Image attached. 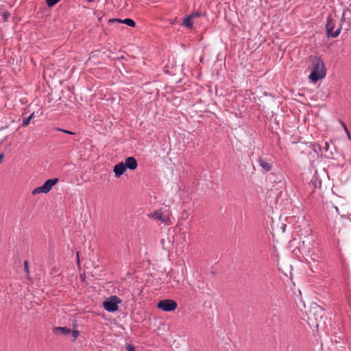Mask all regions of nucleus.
<instances>
[{"instance_id":"nucleus-6","label":"nucleus","mask_w":351,"mask_h":351,"mask_svg":"<svg viewBox=\"0 0 351 351\" xmlns=\"http://www.w3.org/2000/svg\"><path fill=\"white\" fill-rule=\"evenodd\" d=\"M258 162L264 172H268L272 168V163L267 158L259 157Z\"/></svg>"},{"instance_id":"nucleus-20","label":"nucleus","mask_w":351,"mask_h":351,"mask_svg":"<svg viewBox=\"0 0 351 351\" xmlns=\"http://www.w3.org/2000/svg\"><path fill=\"white\" fill-rule=\"evenodd\" d=\"M24 269H25V273L28 275L29 274V267H28L27 261H24Z\"/></svg>"},{"instance_id":"nucleus-22","label":"nucleus","mask_w":351,"mask_h":351,"mask_svg":"<svg viewBox=\"0 0 351 351\" xmlns=\"http://www.w3.org/2000/svg\"><path fill=\"white\" fill-rule=\"evenodd\" d=\"M323 149H324L325 152H327L328 150V149H329V144L327 142H326L324 143V147Z\"/></svg>"},{"instance_id":"nucleus-1","label":"nucleus","mask_w":351,"mask_h":351,"mask_svg":"<svg viewBox=\"0 0 351 351\" xmlns=\"http://www.w3.org/2000/svg\"><path fill=\"white\" fill-rule=\"evenodd\" d=\"M311 61L312 71L309 75V78L313 82H316L325 77L326 71L324 62L320 57L311 56Z\"/></svg>"},{"instance_id":"nucleus-17","label":"nucleus","mask_w":351,"mask_h":351,"mask_svg":"<svg viewBox=\"0 0 351 351\" xmlns=\"http://www.w3.org/2000/svg\"><path fill=\"white\" fill-rule=\"evenodd\" d=\"M71 334H72V336H73V341H75L77 339V338L78 337L79 335H80V332L78 330H71Z\"/></svg>"},{"instance_id":"nucleus-25","label":"nucleus","mask_w":351,"mask_h":351,"mask_svg":"<svg viewBox=\"0 0 351 351\" xmlns=\"http://www.w3.org/2000/svg\"><path fill=\"white\" fill-rule=\"evenodd\" d=\"M344 16H345V12H343V16H342L341 21H344Z\"/></svg>"},{"instance_id":"nucleus-4","label":"nucleus","mask_w":351,"mask_h":351,"mask_svg":"<svg viewBox=\"0 0 351 351\" xmlns=\"http://www.w3.org/2000/svg\"><path fill=\"white\" fill-rule=\"evenodd\" d=\"M58 181L59 179L57 178L46 180L42 186L37 187L32 191V195H35L40 193H47L51 191L53 186L56 184Z\"/></svg>"},{"instance_id":"nucleus-23","label":"nucleus","mask_w":351,"mask_h":351,"mask_svg":"<svg viewBox=\"0 0 351 351\" xmlns=\"http://www.w3.org/2000/svg\"><path fill=\"white\" fill-rule=\"evenodd\" d=\"M343 127L345 128V129H346V132L348 133V138L350 139L351 136H350V134L348 133V130H347V128H346V125L344 124H343Z\"/></svg>"},{"instance_id":"nucleus-14","label":"nucleus","mask_w":351,"mask_h":351,"mask_svg":"<svg viewBox=\"0 0 351 351\" xmlns=\"http://www.w3.org/2000/svg\"><path fill=\"white\" fill-rule=\"evenodd\" d=\"M310 258L311 261H313L314 263H317L319 261L320 256L318 253L313 252Z\"/></svg>"},{"instance_id":"nucleus-13","label":"nucleus","mask_w":351,"mask_h":351,"mask_svg":"<svg viewBox=\"0 0 351 351\" xmlns=\"http://www.w3.org/2000/svg\"><path fill=\"white\" fill-rule=\"evenodd\" d=\"M34 116V112H32L28 117L27 118H25L23 120V122H22V126H27L30 121L33 119Z\"/></svg>"},{"instance_id":"nucleus-26","label":"nucleus","mask_w":351,"mask_h":351,"mask_svg":"<svg viewBox=\"0 0 351 351\" xmlns=\"http://www.w3.org/2000/svg\"><path fill=\"white\" fill-rule=\"evenodd\" d=\"M1 160L3 158V154H2V153H1Z\"/></svg>"},{"instance_id":"nucleus-9","label":"nucleus","mask_w":351,"mask_h":351,"mask_svg":"<svg viewBox=\"0 0 351 351\" xmlns=\"http://www.w3.org/2000/svg\"><path fill=\"white\" fill-rule=\"evenodd\" d=\"M148 216L151 219L160 221L162 223L166 221L165 217L162 215L160 210H155L154 213L149 214Z\"/></svg>"},{"instance_id":"nucleus-11","label":"nucleus","mask_w":351,"mask_h":351,"mask_svg":"<svg viewBox=\"0 0 351 351\" xmlns=\"http://www.w3.org/2000/svg\"><path fill=\"white\" fill-rule=\"evenodd\" d=\"M53 332L58 335L66 336L71 332V330L66 327H56L53 328Z\"/></svg>"},{"instance_id":"nucleus-7","label":"nucleus","mask_w":351,"mask_h":351,"mask_svg":"<svg viewBox=\"0 0 351 351\" xmlns=\"http://www.w3.org/2000/svg\"><path fill=\"white\" fill-rule=\"evenodd\" d=\"M124 165L126 169L130 170H134L138 167L137 160L132 156H130L125 158Z\"/></svg>"},{"instance_id":"nucleus-19","label":"nucleus","mask_w":351,"mask_h":351,"mask_svg":"<svg viewBox=\"0 0 351 351\" xmlns=\"http://www.w3.org/2000/svg\"><path fill=\"white\" fill-rule=\"evenodd\" d=\"M125 348L127 351H136L135 348L132 344H126Z\"/></svg>"},{"instance_id":"nucleus-10","label":"nucleus","mask_w":351,"mask_h":351,"mask_svg":"<svg viewBox=\"0 0 351 351\" xmlns=\"http://www.w3.org/2000/svg\"><path fill=\"white\" fill-rule=\"evenodd\" d=\"M115 21L121 23L125 24V25H128L130 27H134L135 25H136L134 21L131 19H125L123 20L119 19H112L109 20L110 23L115 22Z\"/></svg>"},{"instance_id":"nucleus-27","label":"nucleus","mask_w":351,"mask_h":351,"mask_svg":"<svg viewBox=\"0 0 351 351\" xmlns=\"http://www.w3.org/2000/svg\"><path fill=\"white\" fill-rule=\"evenodd\" d=\"M94 0H87L88 2H93Z\"/></svg>"},{"instance_id":"nucleus-2","label":"nucleus","mask_w":351,"mask_h":351,"mask_svg":"<svg viewBox=\"0 0 351 351\" xmlns=\"http://www.w3.org/2000/svg\"><path fill=\"white\" fill-rule=\"evenodd\" d=\"M335 25V21L332 18L331 15H328L326 24V32L328 38H337L339 35L341 30V25L335 31H333Z\"/></svg>"},{"instance_id":"nucleus-8","label":"nucleus","mask_w":351,"mask_h":351,"mask_svg":"<svg viewBox=\"0 0 351 351\" xmlns=\"http://www.w3.org/2000/svg\"><path fill=\"white\" fill-rule=\"evenodd\" d=\"M125 170H126L125 165H124V163L123 162H119L117 165H116L113 169V171L114 172V176L117 178H120L121 176L124 173Z\"/></svg>"},{"instance_id":"nucleus-16","label":"nucleus","mask_w":351,"mask_h":351,"mask_svg":"<svg viewBox=\"0 0 351 351\" xmlns=\"http://www.w3.org/2000/svg\"><path fill=\"white\" fill-rule=\"evenodd\" d=\"M60 0H46L47 5L49 7H53L57 3H58Z\"/></svg>"},{"instance_id":"nucleus-24","label":"nucleus","mask_w":351,"mask_h":351,"mask_svg":"<svg viewBox=\"0 0 351 351\" xmlns=\"http://www.w3.org/2000/svg\"><path fill=\"white\" fill-rule=\"evenodd\" d=\"M317 313H318V311H319L320 313H323V310L320 307L317 308Z\"/></svg>"},{"instance_id":"nucleus-21","label":"nucleus","mask_w":351,"mask_h":351,"mask_svg":"<svg viewBox=\"0 0 351 351\" xmlns=\"http://www.w3.org/2000/svg\"><path fill=\"white\" fill-rule=\"evenodd\" d=\"M10 16V14L9 13V12L5 11L3 12V17L5 21H6L9 18Z\"/></svg>"},{"instance_id":"nucleus-12","label":"nucleus","mask_w":351,"mask_h":351,"mask_svg":"<svg viewBox=\"0 0 351 351\" xmlns=\"http://www.w3.org/2000/svg\"><path fill=\"white\" fill-rule=\"evenodd\" d=\"M193 17L191 15L187 16L183 21V25L187 28H192L193 23H192Z\"/></svg>"},{"instance_id":"nucleus-3","label":"nucleus","mask_w":351,"mask_h":351,"mask_svg":"<svg viewBox=\"0 0 351 351\" xmlns=\"http://www.w3.org/2000/svg\"><path fill=\"white\" fill-rule=\"evenodd\" d=\"M122 302L117 295H112L103 302L104 309L108 312H115L119 309V304Z\"/></svg>"},{"instance_id":"nucleus-5","label":"nucleus","mask_w":351,"mask_h":351,"mask_svg":"<svg viewBox=\"0 0 351 351\" xmlns=\"http://www.w3.org/2000/svg\"><path fill=\"white\" fill-rule=\"evenodd\" d=\"M177 306V302L173 300L169 299L160 300L157 304V307L158 308L162 309L166 312L173 311L176 309Z\"/></svg>"},{"instance_id":"nucleus-18","label":"nucleus","mask_w":351,"mask_h":351,"mask_svg":"<svg viewBox=\"0 0 351 351\" xmlns=\"http://www.w3.org/2000/svg\"><path fill=\"white\" fill-rule=\"evenodd\" d=\"M55 130H57V131L62 132L64 133H66V134H70V135H74L75 134V133L71 132V131L64 130V129H60V128H55Z\"/></svg>"},{"instance_id":"nucleus-15","label":"nucleus","mask_w":351,"mask_h":351,"mask_svg":"<svg viewBox=\"0 0 351 351\" xmlns=\"http://www.w3.org/2000/svg\"><path fill=\"white\" fill-rule=\"evenodd\" d=\"M193 19H195V18H197V17H199V16H206V13L205 12H198V11H195L194 12H193L191 14H190Z\"/></svg>"}]
</instances>
